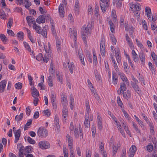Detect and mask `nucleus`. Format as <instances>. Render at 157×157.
<instances>
[{"instance_id": "680f3d73", "label": "nucleus", "mask_w": 157, "mask_h": 157, "mask_svg": "<svg viewBox=\"0 0 157 157\" xmlns=\"http://www.w3.org/2000/svg\"><path fill=\"white\" fill-rule=\"evenodd\" d=\"M99 8L98 6L96 5L95 8V14H97V16L98 17V15H99Z\"/></svg>"}, {"instance_id": "3c124183", "label": "nucleus", "mask_w": 157, "mask_h": 157, "mask_svg": "<svg viewBox=\"0 0 157 157\" xmlns=\"http://www.w3.org/2000/svg\"><path fill=\"white\" fill-rule=\"evenodd\" d=\"M93 60L94 64H95V65L97 64L98 63V61L97 56L95 55V54L94 52L93 53Z\"/></svg>"}, {"instance_id": "1a4fd4ad", "label": "nucleus", "mask_w": 157, "mask_h": 157, "mask_svg": "<svg viewBox=\"0 0 157 157\" xmlns=\"http://www.w3.org/2000/svg\"><path fill=\"white\" fill-rule=\"evenodd\" d=\"M131 83L132 86L135 90V91L138 94H140V88L137 84L138 83H133V82L131 81Z\"/></svg>"}, {"instance_id": "f8f14e48", "label": "nucleus", "mask_w": 157, "mask_h": 157, "mask_svg": "<svg viewBox=\"0 0 157 157\" xmlns=\"http://www.w3.org/2000/svg\"><path fill=\"white\" fill-rule=\"evenodd\" d=\"M56 45L57 50L58 51H60L61 45V39L58 38L57 36L56 37Z\"/></svg>"}, {"instance_id": "f3484780", "label": "nucleus", "mask_w": 157, "mask_h": 157, "mask_svg": "<svg viewBox=\"0 0 157 157\" xmlns=\"http://www.w3.org/2000/svg\"><path fill=\"white\" fill-rule=\"evenodd\" d=\"M23 44L25 48L30 53V54H33V51L31 49L29 44L26 42L24 41L23 42Z\"/></svg>"}, {"instance_id": "c9c22d12", "label": "nucleus", "mask_w": 157, "mask_h": 157, "mask_svg": "<svg viewBox=\"0 0 157 157\" xmlns=\"http://www.w3.org/2000/svg\"><path fill=\"white\" fill-rule=\"evenodd\" d=\"M94 74L96 79L97 81H99L101 78V75L98 73V71L97 70L95 71Z\"/></svg>"}, {"instance_id": "2f4dec72", "label": "nucleus", "mask_w": 157, "mask_h": 157, "mask_svg": "<svg viewBox=\"0 0 157 157\" xmlns=\"http://www.w3.org/2000/svg\"><path fill=\"white\" fill-rule=\"evenodd\" d=\"M108 23L109 25L110 26V29L111 32L112 33H114V25L113 24L112 21L111 20H110L109 21Z\"/></svg>"}, {"instance_id": "49530a36", "label": "nucleus", "mask_w": 157, "mask_h": 157, "mask_svg": "<svg viewBox=\"0 0 157 157\" xmlns=\"http://www.w3.org/2000/svg\"><path fill=\"white\" fill-rule=\"evenodd\" d=\"M145 11L146 12V14L147 17L150 16V15L151 14V9L148 7H146L145 8Z\"/></svg>"}, {"instance_id": "37998d69", "label": "nucleus", "mask_w": 157, "mask_h": 157, "mask_svg": "<svg viewBox=\"0 0 157 157\" xmlns=\"http://www.w3.org/2000/svg\"><path fill=\"white\" fill-rule=\"evenodd\" d=\"M0 37L3 42H5L7 40V38L5 36L2 34H1L0 35Z\"/></svg>"}, {"instance_id": "7c9ffc66", "label": "nucleus", "mask_w": 157, "mask_h": 157, "mask_svg": "<svg viewBox=\"0 0 157 157\" xmlns=\"http://www.w3.org/2000/svg\"><path fill=\"white\" fill-rule=\"evenodd\" d=\"M57 80V81L60 82L61 84L63 83V75H60L59 73L56 72Z\"/></svg>"}, {"instance_id": "f257e3e1", "label": "nucleus", "mask_w": 157, "mask_h": 157, "mask_svg": "<svg viewBox=\"0 0 157 157\" xmlns=\"http://www.w3.org/2000/svg\"><path fill=\"white\" fill-rule=\"evenodd\" d=\"M89 24L90 23H89L88 25H87V27L86 25H84L81 29L82 37L84 43L86 44H87L86 35H88L89 33L88 28H90Z\"/></svg>"}, {"instance_id": "c756f323", "label": "nucleus", "mask_w": 157, "mask_h": 157, "mask_svg": "<svg viewBox=\"0 0 157 157\" xmlns=\"http://www.w3.org/2000/svg\"><path fill=\"white\" fill-rule=\"evenodd\" d=\"M17 36L20 40L22 41L23 40L24 35L23 32L21 31L17 33Z\"/></svg>"}, {"instance_id": "6ab92c4d", "label": "nucleus", "mask_w": 157, "mask_h": 157, "mask_svg": "<svg viewBox=\"0 0 157 157\" xmlns=\"http://www.w3.org/2000/svg\"><path fill=\"white\" fill-rule=\"evenodd\" d=\"M112 80L113 84L116 85L118 82L117 76L116 73L113 72L112 73Z\"/></svg>"}, {"instance_id": "e2e57ef3", "label": "nucleus", "mask_w": 157, "mask_h": 157, "mask_svg": "<svg viewBox=\"0 0 157 157\" xmlns=\"http://www.w3.org/2000/svg\"><path fill=\"white\" fill-rule=\"evenodd\" d=\"M44 113L46 115V117H48L50 115V112L48 109H46L43 111Z\"/></svg>"}, {"instance_id": "9b49d317", "label": "nucleus", "mask_w": 157, "mask_h": 157, "mask_svg": "<svg viewBox=\"0 0 157 157\" xmlns=\"http://www.w3.org/2000/svg\"><path fill=\"white\" fill-rule=\"evenodd\" d=\"M59 11L60 16L62 17H64L65 12L63 4H60L59 6Z\"/></svg>"}, {"instance_id": "6e6552de", "label": "nucleus", "mask_w": 157, "mask_h": 157, "mask_svg": "<svg viewBox=\"0 0 157 157\" xmlns=\"http://www.w3.org/2000/svg\"><path fill=\"white\" fill-rule=\"evenodd\" d=\"M6 83V81L5 80H2L0 82V93L4 91Z\"/></svg>"}, {"instance_id": "f03ea898", "label": "nucleus", "mask_w": 157, "mask_h": 157, "mask_svg": "<svg viewBox=\"0 0 157 157\" xmlns=\"http://www.w3.org/2000/svg\"><path fill=\"white\" fill-rule=\"evenodd\" d=\"M37 135L40 137L45 138L48 135V131L44 127H41L38 130Z\"/></svg>"}, {"instance_id": "aec40b11", "label": "nucleus", "mask_w": 157, "mask_h": 157, "mask_svg": "<svg viewBox=\"0 0 157 157\" xmlns=\"http://www.w3.org/2000/svg\"><path fill=\"white\" fill-rule=\"evenodd\" d=\"M121 146L120 143H118L117 146H113V155L115 156L116 154L118 148H119Z\"/></svg>"}, {"instance_id": "a18cd8bd", "label": "nucleus", "mask_w": 157, "mask_h": 157, "mask_svg": "<svg viewBox=\"0 0 157 157\" xmlns=\"http://www.w3.org/2000/svg\"><path fill=\"white\" fill-rule=\"evenodd\" d=\"M63 152L64 155V157H68V151L66 147H63Z\"/></svg>"}, {"instance_id": "338daca9", "label": "nucleus", "mask_w": 157, "mask_h": 157, "mask_svg": "<svg viewBox=\"0 0 157 157\" xmlns=\"http://www.w3.org/2000/svg\"><path fill=\"white\" fill-rule=\"evenodd\" d=\"M51 30L53 35L54 36H55V37H57V34L55 29H54V26L53 25L52 27L51 28Z\"/></svg>"}, {"instance_id": "bf43d9fd", "label": "nucleus", "mask_w": 157, "mask_h": 157, "mask_svg": "<svg viewBox=\"0 0 157 157\" xmlns=\"http://www.w3.org/2000/svg\"><path fill=\"white\" fill-rule=\"evenodd\" d=\"M101 2H100V4L103 3V4L106 5L107 6H109V0H100Z\"/></svg>"}, {"instance_id": "8fccbe9b", "label": "nucleus", "mask_w": 157, "mask_h": 157, "mask_svg": "<svg viewBox=\"0 0 157 157\" xmlns=\"http://www.w3.org/2000/svg\"><path fill=\"white\" fill-rule=\"evenodd\" d=\"M13 23V19L12 17H10L9 19V21L7 23V26H9V28H10L12 25Z\"/></svg>"}, {"instance_id": "69168bd1", "label": "nucleus", "mask_w": 157, "mask_h": 157, "mask_svg": "<svg viewBox=\"0 0 157 157\" xmlns=\"http://www.w3.org/2000/svg\"><path fill=\"white\" fill-rule=\"evenodd\" d=\"M153 146L152 145H148L147 147V150L149 152H151L153 149Z\"/></svg>"}, {"instance_id": "20e7f679", "label": "nucleus", "mask_w": 157, "mask_h": 157, "mask_svg": "<svg viewBox=\"0 0 157 157\" xmlns=\"http://www.w3.org/2000/svg\"><path fill=\"white\" fill-rule=\"evenodd\" d=\"M38 145L39 147L42 149H48L50 147L49 143L46 141H42L39 142Z\"/></svg>"}, {"instance_id": "4be33fe9", "label": "nucleus", "mask_w": 157, "mask_h": 157, "mask_svg": "<svg viewBox=\"0 0 157 157\" xmlns=\"http://www.w3.org/2000/svg\"><path fill=\"white\" fill-rule=\"evenodd\" d=\"M70 107L71 110H72L74 108L75 103L73 97L71 95L70 96Z\"/></svg>"}, {"instance_id": "cd10ccee", "label": "nucleus", "mask_w": 157, "mask_h": 157, "mask_svg": "<svg viewBox=\"0 0 157 157\" xmlns=\"http://www.w3.org/2000/svg\"><path fill=\"white\" fill-rule=\"evenodd\" d=\"M67 107H63L62 115L63 118H66L67 117Z\"/></svg>"}, {"instance_id": "09e8293b", "label": "nucleus", "mask_w": 157, "mask_h": 157, "mask_svg": "<svg viewBox=\"0 0 157 157\" xmlns=\"http://www.w3.org/2000/svg\"><path fill=\"white\" fill-rule=\"evenodd\" d=\"M87 81L89 86L90 87V89L91 90L92 92H94V90H93L94 87L92 83L89 79H88Z\"/></svg>"}, {"instance_id": "e433bc0d", "label": "nucleus", "mask_w": 157, "mask_h": 157, "mask_svg": "<svg viewBox=\"0 0 157 157\" xmlns=\"http://www.w3.org/2000/svg\"><path fill=\"white\" fill-rule=\"evenodd\" d=\"M48 85L49 86L52 87L53 86L52 83V80L51 76L50 75L48 78Z\"/></svg>"}, {"instance_id": "5fc2aeb1", "label": "nucleus", "mask_w": 157, "mask_h": 157, "mask_svg": "<svg viewBox=\"0 0 157 157\" xmlns=\"http://www.w3.org/2000/svg\"><path fill=\"white\" fill-rule=\"evenodd\" d=\"M94 94V96L95 98L97 100L99 103H101V100L100 99L99 97L98 96V94L96 92L94 91V92H92Z\"/></svg>"}, {"instance_id": "9d476101", "label": "nucleus", "mask_w": 157, "mask_h": 157, "mask_svg": "<svg viewBox=\"0 0 157 157\" xmlns=\"http://www.w3.org/2000/svg\"><path fill=\"white\" fill-rule=\"evenodd\" d=\"M32 90V96L33 98L38 97L39 96V94L37 90L35 87L34 86L32 87L31 88Z\"/></svg>"}, {"instance_id": "2eb2a0df", "label": "nucleus", "mask_w": 157, "mask_h": 157, "mask_svg": "<svg viewBox=\"0 0 157 157\" xmlns=\"http://www.w3.org/2000/svg\"><path fill=\"white\" fill-rule=\"evenodd\" d=\"M118 75L120 76L121 78L122 79V80L123 81H125V82L126 83V84H128V85L129 84V81L128 79H127L126 77L125 76V75L123 73H121L120 72H118Z\"/></svg>"}, {"instance_id": "ea45409f", "label": "nucleus", "mask_w": 157, "mask_h": 157, "mask_svg": "<svg viewBox=\"0 0 157 157\" xmlns=\"http://www.w3.org/2000/svg\"><path fill=\"white\" fill-rule=\"evenodd\" d=\"M85 105L86 108L87 112L88 113L90 109V107L89 102L88 101L86 100L85 101Z\"/></svg>"}, {"instance_id": "a19ab883", "label": "nucleus", "mask_w": 157, "mask_h": 157, "mask_svg": "<svg viewBox=\"0 0 157 157\" xmlns=\"http://www.w3.org/2000/svg\"><path fill=\"white\" fill-rule=\"evenodd\" d=\"M140 58L142 64H144L145 61V56L144 54L141 53L140 55Z\"/></svg>"}, {"instance_id": "0e129e2a", "label": "nucleus", "mask_w": 157, "mask_h": 157, "mask_svg": "<svg viewBox=\"0 0 157 157\" xmlns=\"http://www.w3.org/2000/svg\"><path fill=\"white\" fill-rule=\"evenodd\" d=\"M31 112V110L30 109L29 107V106L27 107L26 109V114L28 116H29L30 115Z\"/></svg>"}, {"instance_id": "dca6fc26", "label": "nucleus", "mask_w": 157, "mask_h": 157, "mask_svg": "<svg viewBox=\"0 0 157 157\" xmlns=\"http://www.w3.org/2000/svg\"><path fill=\"white\" fill-rule=\"evenodd\" d=\"M36 22L38 24L44 23L45 22V18L43 15L40 16L36 19Z\"/></svg>"}, {"instance_id": "13d9d810", "label": "nucleus", "mask_w": 157, "mask_h": 157, "mask_svg": "<svg viewBox=\"0 0 157 157\" xmlns=\"http://www.w3.org/2000/svg\"><path fill=\"white\" fill-rule=\"evenodd\" d=\"M27 140L28 142L31 144H34L36 143L35 141L33 139L29 136L28 137Z\"/></svg>"}, {"instance_id": "412c9836", "label": "nucleus", "mask_w": 157, "mask_h": 157, "mask_svg": "<svg viewBox=\"0 0 157 157\" xmlns=\"http://www.w3.org/2000/svg\"><path fill=\"white\" fill-rule=\"evenodd\" d=\"M26 20L29 25L31 23L33 24L36 23L34 18L31 16H27L26 17Z\"/></svg>"}, {"instance_id": "4d7b16f0", "label": "nucleus", "mask_w": 157, "mask_h": 157, "mask_svg": "<svg viewBox=\"0 0 157 157\" xmlns=\"http://www.w3.org/2000/svg\"><path fill=\"white\" fill-rule=\"evenodd\" d=\"M25 1V7L27 9H28L29 7L31 5V2H29V0H27Z\"/></svg>"}, {"instance_id": "bb28decb", "label": "nucleus", "mask_w": 157, "mask_h": 157, "mask_svg": "<svg viewBox=\"0 0 157 157\" xmlns=\"http://www.w3.org/2000/svg\"><path fill=\"white\" fill-rule=\"evenodd\" d=\"M61 101L63 107H67V98L63 97L61 99Z\"/></svg>"}, {"instance_id": "c85d7f7f", "label": "nucleus", "mask_w": 157, "mask_h": 157, "mask_svg": "<svg viewBox=\"0 0 157 157\" xmlns=\"http://www.w3.org/2000/svg\"><path fill=\"white\" fill-rule=\"evenodd\" d=\"M79 3L78 0H76L75 5V10L78 13L79 12Z\"/></svg>"}, {"instance_id": "c03bdc74", "label": "nucleus", "mask_w": 157, "mask_h": 157, "mask_svg": "<svg viewBox=\"0 0 157 157\" xmlns=\"http://www.w3.org/2000/svg\"><path fill=\"white\" fill-rule=\"evenodd\" d=\"M42 35L44 37L47 38V32L46 29L45 28H43V29L41 31V33Z\"/></svg>"}, {"instance_id": "6e6d98bb", "label": "nucleus", "mask_w": 157, "mask_h": 157, "mask_svg": "<svg viewBox=\"0 0 157 157\" xmlns=\"http://www.w3.org/2000/svg\"><path fill=\"white\" fill-rule=\"evenodd\" d=\"M117 103L119 106L121 107H122V105L123 104L122 103L121 101V100L119 96H118L117 97Z\"/></svg>"}, {"instance_id": "864d4df0", "label": "nucleus", "mask_w": 157, "mask_h": 157, "mask_svg": "<svg viewBox=\"0 0 157 157\" xmlns=\"http://www.w3.org/2000/svg\"><path fill=\"white\" fill-rule=\"evenodd\" d=\"M43 58V55L42 53H39L38 55L36 56V59L39 61L42 60Z\"/></svg>"}, {"instance_id": "4c0bfd02", "label": "nucleus", "mask_w": 157, "mask_h": 157, "mask_svg": "<svg viewBox=\"0 0 157 157\" xmlns=\"http://www.w3.org/2000/svg\"><path fill=\"white\" fill-rule=\"evenodd\" d=\"M32 119H30L29 120V121H28L26 124L25 126L24 127V129L25 130H27L28 128L27 126H29L32 124Z\"/></svg>"}, {"instance_id": "603ef678", "label": "nucleus", "mask_w": 157, "mask_h": 157, "mask_svg": "<svg viewBox=\"0 0 157 157\" xmlns=\"http://www.w3.org/2000/svg\"><path fill=\"white\" fill-rule=\"evenodd\" d=\"M136 150V147L134 145H132L130 148L129 151L135 153Z\"/></svg>"}, {"instance_id": "7ed1b4c3", "label": "nucleus", "mask_w": 157, "mask_h": 157, "mask_svg": "<svg viewBox=\"0 0 157 157\" xmlns=\"http://www.w3.org/2000/svg\"><path fill=\"white\" fill-rule=\"evenodd\" d=\"M48 49L47 48V46L46 47L45 45H44V48L46 52L47 53V55H45L44 58L43 57L42 59L43 60V61L44 62L46 63H47L49 60V57H48L47 56L48 53H49L48 55H50L51 56V50L50 49L51 44L49 42H48Z\"/></svg>"}, {"instance_id": "4468645a", "label": "nucleus", "mask_w": 157, "mask_h": 157, "mask_svg": "<svg viewBox=\"0 0 157 157\" xmlns=\"http://www.w3.org/2000/svg\"><path fill=\"white\" fill-rule=\"evenodd\" d=\"M21 131L20 129L17 130L15 133V139L14 140V142L17 143L18 140H19V137L21 135Z\"/></svg>"}, {"instance_id": "b1692460", "label": "nucleus", "mask_w": 157, "mask_h": 157, "mask_svg": "<svg viewBox=\"0 0 157 157\" xmlns=\"http://www.w3.org/2000/svg\"><path fill=\"white\" fill-rule=\"evenodd\" d=\"M7 15L6 14L4 10L3 9L0 10V18L5 20L6 18Z\"/></svg>"}, {"instance_id": "5701e85b", "label": "nucleus", "mask_w": 157, "mask_h": 157, "mask_svg": "<svg viewBox=\"0 0 157 157\" xmlns=\"http://www.w3.org/2000/svg\"><path fill=\"white\" fill-rule=\"evenodd\" d=\"M148 18L149 20L150 21H151L152 22L155 23V21L157 19V16L156 14L155 15L154 14L152 16H151V14L150 16L148 17Z\"/></svg>"}, {"instance_id": "de8ad7c7", "label": "nucleus", "mask_w": 157, "mask_h": 157, "mask_svg": "<svg viewBox=\"0 0 157 157\" xmlns=\"http://www.w3.org/2000/svg\"><path fill=\"white\" fill-rule=\"evenodd\" d=\"M22 84L21 82H18L15 85V87L16 89H21L22 87Z\"/></svg>"}, {"instance_id": "58836bf2", "label": "nucleus", "mask_w": 157, "mask_h": 157, "mask_svg": "<svg viewBox=\"0 0 157 157\" xmlns=\"http://www.w3.org/2000/svg\"><path fill=\"white\" fill-rule=\"evenodd\" d=\"M84 124L85 125V127L86 128H89L90 126V122L89 121V119H88L87 118H85V120L84 121Z\"/></svg>"}, {"instance_id": "0eeeda50", "label": "nucleus", "mask_w": 157, "mask_h": 157, "mask_svg": "<svg viewBox=\"0 0 157 157\" xmlns=\"http://www.w3.org/2000/svg\"><path fill=\"white\" fill-rule=\"evenodd\" d=\"M66 137L68 141V146L70 147V150L73 149V139L72 138L70 137L69 134L67 135Z\"/></svg>"}, {"instance_id": "393cba45", "label": "nucleus", "mask_w": 157, "mask_h": 157, "mask_svg": "<svg viewBox=\"0 0 157 157\" xmlns=\"http://www.w3.org/2000/svg\"><path fill=\"white\" fill-rule=\"evenodd\" d=\"M68 66L70 72L72 74L73 72V70L75 67V66L73 63H68Z\"/></svg>"}, {"instance_id": "774afa93", "label": "nucleus", "mask_w": 157, "mask_h": 157, "mask_svg": "<svg viewBox=\"0 0 157 157\" xmlns=\"http://www.w3.org/2000/svg\"><path fill=\"white\" fill-rule=\"evenodd\" d=\"M143 26L145 30H147L148 29V27L147 25V23L144 20H142Z\"/></svg>"}, {"instance_id": "a211bd4d", "label": "nucleus", "mask_w": 157, "mask_h": 157, "mask_svg": "<svg viewBox=\"0 0 157 157\" xmlns=\"http://www.w3.org/2000/svg\"><path fill=\"white\" fill-rule=\"evenodd\" d=\"M33 27L37 33L41 34V28L40 26L37 25L36 23L33 24Z\"/></svg>"}, {"instance_id": "423d86ee", "label": "nucleus", "mask_w": 157, "mask_h": 157, "mask_svg": "<svg viewBox=\"0 0 157 157\" xmlns=\"http://www.w3.org/2000/svg\"><path fill=\"white\" fill-rule=\"evenodd\" d=\"M100 52L102 56H104L105 54L104 41L102 40L100 43Z\"/></svg>"}, {"instance_id": "052dcab7", "label": "nucleus", "mask_w": 157, "mask_h": 157, "mask_svg": "<svg viewBox=\"0 0 157 157\" xmlns=\"http://www.w3.org/2000/svg\"><path fill=\"white\" fill-rule=\"evenodd\" d=\"M155 23L152 22L151 24V29L153 30H154L156 29V31H157V25H156L155 24Z\"/></svg>"}, {"instance_id": "f704fd0d", "label": "nucleus", "mask_w": 157, "mask_h": 157, "mask_svg": "<svg viewBox=\"0 0 157 157\" xmlns=\"http://www.w3.org/2000/svg\"><path fill=\"white\" fill-rule=\"evenodd\" d=\"M125 84H126L124 82H122L120 84V89L122 90V92H124L126 90L127 87Z\"/></svg>"}, {"instance_id": "39448f33", "label": "nucleus", "mask_w": 157, "mask_h": 157, "mask_svg": "<svg viewBox=\"0 0 157 157\" xmlns=\"http://www.w3.org/2000/svg\"><path fill=\"white\" fill-rule=\"evenodd\" d=\"M69 31V34L71 35V37L73 36H74V40L75 41L77 40V34L76 29L75 28H73V29L71 28H70Z\"/></svg>"}, {"instance_id": "72a5a7b5", "label": "nucleus", "mask_w": 157, "mask_h": 157, "mask_svg": "<svg viewBox=\"0 0 157 157\" xmlns=\"http://www.w3.org/2000/svg\"><path fill=\"white\" fill-rule=\"evenodd\" d=\"M100 6L101 9L103 13H105L106 10V8L109 6H107L106 5L103 4H100Z\"/></svg>"}, {"instance_id": "ddd939ff", "label": "nucleus", "mask_w": 157, "mask_h": 157, "mask_svg": "<svg viewBox=\"0 0 157 157\" xmlns=\"http://www.w3.org/2000/svg\"><path fill=\"white\" fill-rule=\"evenodd\" d=\"M115 53L117 61L118 63H119L121 62V56L120 55V53L119 48L116 49V50L115 51Z\"/></svg>"}, {"instance_id": "79ce46f5", "label": "nucleus", "mask_w": 157, "mask_h": 157, "mask_svg": "<svg viewBox=\"0 0 157 157\" xmlns=\"http://www.w3.org/2000/svg\"><path fill=\"white\" fill-rule=\"evenodd\" d=\"M110 36L111 38V40L112 41V42L115 44H116L117 40L114 35L112 34H110Z\"/></svg>"}, {"instance_id": "473e14b6", "label": "nucleus", "mask_w": 157, "mask_h": 157, "mask_svg": "<svg viewBox=\"0 0 157 157\" xmlns=\"http://www.w3.org/2000/svg\"><path fill=\"white\" fill-rule=\"evenodd\" d=\"M98 128L100 130H101L102 129V118H98Z\"/></svg>"}, {"instance_id": "a878e982", "label": "nucleus", "mask_w": 157, "mask_h": 157, "mask_svg": "<svg viewBox=\"0 0 157 157\" xmlns=\"http://www.w3.org/2000/svg\"><path fill=\"white\" fill-rule=\"evenodd\" d=\"M55 71V67L53 64V62L52 61L50 63V67L49 69V71L52 74H54Z\"/></svg>"}]
</instances>
